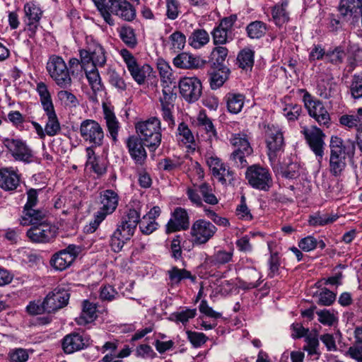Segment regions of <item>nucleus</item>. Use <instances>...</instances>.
I'll return each mask as SVG.
<instances>
[{
    "label": "nucleus",
    "mask_w": 362,
    "mask_h": 362,
    "mask_svg": "<svg viewBox=\"0 0 362 362\" xmlns=\"http://www.w3.org/2000/svg\"><path fill=\"white\" fill-rule=\"evenodd\" d=\"M169 279L173 284H178L182 279H191L194 281V278L192 277L191 273L184 269H178L176 267H173L170 270L168 271Z\"/></svg>",
    "instance_id": "603ef678"
},
{
    "label": "nucleus",
    "mask_w": 362,
    "mask_h": 362,
    "mask_svg": "<svg viewBox=\"0 0 362 362\" xmlns=\"http://www.w3.org/2000/svg\"><path fill=\"white\" fill-rule=\"evenodd\" d=\"M79 249L74 245H69L65 249L54 254L50 259L51 265L59 271H64L74 262Z\"/></svg>",
    "instance_id": "a211bd4d"
},
{
    "label": "nucleus",
    "mask_w": 362,
    "mask_h": 362,
    "mask_svg": "<svg viewBox=\"0 0 362 362\" xmlns=\"http://www.w3.org/2000/svg\"><path fill=\"white\" fill-rule=\"evenodd\" d=\"M107 75L110 83L119 91H124L127 89L124 80L117 71L110 69L107 71Z\"/></svg>",
    "instance_id": "e2e57ef3"
},
{
    "label": "nucleus",
    "mask_w": 362,
    "mask_h": 362,
    "mask_svg": "<svg viewBox=\"0 0 362 362\" xmlns=\"http://www.w3.org/2000/svg\"><path fill=\"white\" fill-rule=\"evenodd\" d=\"M80 135L84 142L92 146H102L105 140V132L102 126L95 120H83L79 127Z\"/></svg>",
    "instance_id": "1a4fd4ad"
},
{
    "label": "nucleus",
    "mask_w": 362,
    "mask_h": 362,
    "mask_svg": "<svg viewBox=\"0 0 362 362\" xmlns=\"http://www.w3.org/2000/svg\"><path fill=\"white\" fill-rule=\"evenodd\" d=\"M170 48L174 52L184 49L186 43V36L180 31H175L169 36Z\"/></svg>",
    "instance_id": "8fccbe9b"
},
{
    "label": "nucleus",
    "mask_w": 362,
    "mask_h": 362,
    "mask_svg": "<svg viewBox=\"0 0 362 362\" xmlns=\"http://www.w3.org/2000/svg\"><path fill=\"white\" fill-rule=\"evenodd\" d=\"M162 95L159 100L161 106H170L174 107V101L176 98V94L173 93L172 87L169 83L163 84Z\"/></svg>",
    "instance_id": "3c124183"
},
{
    "label": "nucleus",
    "mask_w": 362,
    "mask_h": 362,
    "mask_svg": "<svg viewBox=\"0 0 362 362\" xmlns=\"http://www.w3.org/2000/svg\"><path fill=\"white\" fill-rule=\"evenodd\" d=\"M217 228L211 222L203 218L195 221L191 227L190 235L194 245H204L211 240L216 233Z\"/></svg>",
    "instance_id": "9b49d317"
},
{
    "label": "nucleus",
    "mask_w": 362,
    "mask_h": 362,
    "mask_svg": "<svg viewBox=\"0 0 362 362\" xmlns=\"http://www.w3.org/2000/svg\"><path fill=\"white\" fill-rule=\"evenodd\" d=\"M354 341L346 351V355L356 362H362V325L354 331Z\"/></svg>",
    "instance_id": "cd10ccee"
},
{
    "label": "nucleus",
    "mask_w": 362,
    "mask_h": 362,
    "mask_svg": "<svg viewBox=\"0 0 362 362\" xmlns=\"http://www.w3.org/2000/svg\"><path fill=\"white\" fill-rule=\"evenodd\" d=\"M70 298L68 287L61 284L54 288L45 298L47 313H54L66 306Z\"/></svg>",
    "instance_id": "4468645a"
},
{
    "label": "nucleus",
    "mask_w": 362,
    "mask_h": 362,
    "mask_svg": "<svg viewBox=\"0 0 362 362\" xmlns=\"http://www.w3.org/2000/svg\"><path fill=\"white\" fill-rule=\"evenodd\" d=\"M178 139L180 140L184 144L192 146L194 144V136L189 129L188 125L185 122H181L178 125L177 135Z\"/></svg>",
    "instance_id": "09e8293b"
},
{
    "label": "nucleus",
    "mask_w": 362,
    "mask_h": 362,
    "mask_svg": "<svg viewBox=\"0 0 362 362\" xmlns=\"http://www.w3.org/2000/svg\"><path fill=\"white\" fill-rule=\"evenodd\" d=\"M120 55L134 81L140 86L144 85L146 78L152 72L151 66L147 64H139L134 56L127 49H122Z\"/></svg>",
    "instance_id": "6e6552de"
},
{
    "label": "nucleus",
    "mask_w": 362,
    "mask_h": 362,
    "mask_svg": "<svg viewBox=\"0 0 362 362\" xmlns=\"http://www.w3.org/2000/svg\"><path fill=\"white\" fill-rule=\"evenodd\" d=\"M157 68L163 84L171 83L172 69L170 65L163 59H158Z\"/></svg>",
    "instance_id": "13d9d810"
},
{
    "label": "nucleus",
    "mask_w": 362,
    "mask_h": 362,
    "mask_svg": "<svg viewBox=\"0 0 362 362\" xmlns=\"http://www.w3.org/2000/svg\"><path fill=\"white\" fill-rule=\"evenodd\" d=\"M88 83L95 93L103 91L104 86L102 83L98 70L95 66L83 65Z\"/></svg>",
    "instance_id": "c85d7f7f"
},
{
    "label": "nucleus",
    "mask_w": 362,
    "mask_h": 362,
    "mask_svg": "<svg viewBox=\"0 0 362 362\" xmlns=\"http://www.w3.org/2000/svg\"><path fill=\"white\" fill-rule=\"evenodd\" d=\"M115 15L124 21H132L136 17V10L127 0H119Z\"/></svg>",
    "instance_id": "f704fd0d"
},
{
    "label": "nucleus",
    "mask_w": 362,
    "mask_h": 362,
    "mask_svg": "<svg viewBox=\"0 0 362 362\" xmlns=\"http://www.w3.org/2000/svg\"><path fill=\"white\" fill-rule=\"evenodd\" d=\"M36 90L40 96L42 109L45 110L53 107L54 105L47 85L43 82L38 83Z\"/></svg>",
    "instance_id": "a18cd8bd"
},
{
    "label": "nucleus",
    "mask_w": 362,
    "mask_h": 362,
    "mask_svg": "<svg viewBox=\"0 0 362 362\" xmlns=\"http://www.w3.org/2000/svg\"><path fill=\"white\" fill-rule=\"evenodd\" d=\"M198 189L202 197V201L208 204L216 205L218 202V199L213 193L212 188L207 183H202L198 185Z\"/></svg>",
    "instance_id": "864d4df0"
},
{
    "label": "nucleus",
    "mask_w": 362,
    "mask_h": 362,
    "mask_svg": "<svg viewBox=\"0 0 362 362\" xmlns=\"http://www.w3.org/2000/svg\"><path fill=\"white\" fill-rule=\"evenodd\" d=\"M46 68L51 78L61 88L66 89L71 86V72L62 57L52 55L48 59Z\"/></svg>",
    "instance_id": "20e7f679"
},
{
    "label": "nucleus",
    "mask_w": 362,
    "mask_h": 362,
    "mask_svg": "<svg viewBox=\"0 0 362 362\" xmlns=\"http://www.w3.org/2000/svg\"><path fill=\"white\" fill-rule=\"evenodd\" d=\"M57 234L55 226L45 222L32 226L28 231V237L33 242L47 243L54 238Z\"/></svg>",
    "instance_id": "412c9836"
},
{
    "label": "nucleus",
    "mask_w": 362,
    "mask_h": 362,
    "mask_svg": "<svg viewBox=\"0 0 362 362\" xmlns=\"http://www.w3.org/2000/svg\"><path fill=\"white\" fill-rule=\"evenodd\" d=\"M23 10L25 13V30L27 32L30 38H33L39 27L40 21L42 16V11L39 5L34 1L26 3L24 5Z\"/></svg>",
    "instance_id": "2eb2a0df"
},
{
    "label": "nucleus",
    "mask_w": 362,
    "mask_h": 362,
    "mask_svg": "<svg viewBox=\"0 0 362 362\" xmlns=\"http://www.w3.org/2000/svg\"><path fill=\"white\" fill-rule=\"evenodd\" d=\"M211 35L213 42L216 45L226 44L231 40L228 36V32L218 25L214 28Z\"/></svg>",
    "instance_id": "680f3d73"
},
{
    "label": "nucleus",
    "mask_w": 362,
    "mask_h": 362,
    "mask_svg": "<svg viewBox=\"0 0 362 362\" xmlns=\"http://www.w3.org/2000/svg\"><path fill=\"white\" fill-rule=\"evenodd\" d=\"M119 34L121 40L129 47L133 48L137 44V40L134 29L129 26L124 25L119 28Z\"/></svg>",
    "instance_id": "de8ad7c7"
},
{
    "label": "nucleus",
    "mask_w": 362,
    "mask_h": 362,
    "mask_svg": "<svg viewBox=\"0 0 362 362\" xmlns=\"http://www.w3.org/2000/svg\"><path fill=\"white\" fill-rule=\"evenodd\" d=\"M179 89L186 101L194 103L198 100L202 95V85L197 77H183L179 81Z\"/></svg>",
    "instance_id": "f3484780"
},
{
    "label": "nucleus",
    "mask_w": 362,
    "mask_h": 362,
    "mask_svg": "<svg viewBox=\"0 0 362 362\" xmlns=\"http://www.w3.org/2000/svg\"><path fill=\"white\" fill-rule=\"evenodd\" d=\"M265 137L269 161L272 165L277 164L284 151L283 133L279 127L269 124L265 131Z\"/></svg>",
    "instance_id": "39448f33"
},
{
    "label": "nucleus",
    "mask_w": 362,
    "mask_h": 362,
    "mask_svg": "<svg viewBox=\"0 0 362 362\" xmlns=\"http://www.w3.org/2000/svg\"><path fill=\"white\" fill-rule=\"evenodd\" d=\"M337 218L336 214L317 213L310 216L309 224L312 226H325L334 222Z\"/></svg>",
    "instance_id": "49530a36"
},
{
    "label": "nucleus",
    "mask_w": 362,
    "mask_h": 362,
    "mask_svg": "<svg viewBox=\"0 0 362 362\" xmlns=\"http://www.w3.org/2000/svg\"><path fill=\"white\" fill-rule=\"evenodd\" d=\"M226 99L227 107L230 112L237 114L241 111L245 100L242 94L229 93L226 95Z\"/></svg>",
    "instance_id": "58836bf2"
},
{
    "label": "nucleus",
    "mask_w": 362,
    "mask_h": 362,
    "mask_svg": "<svg viewBox=\"0 0 362 362\" xmlns=\"http://www.w3.org/2000/svg\"><path fill=\"white\" fill-rule=\"evenodd\" d=\"M252 153H246L245 151L240 149H235L230 156V160L232 161L237 168H245L248 165L246 158Z\"/></svg>",
    "instance_id": "bf43d9fd"
},
{
    "label": "nucleus",
    "mask_w": 362,
    "mask_h": 362,
    "mask_svg": "<svg viewBox=\"0 0 362 362\" xmlns=\"http://www.w3.org/2000/svg\"><path fill=\"white\" fill-rule=\"evenodd\" d=\"M350 92L351 96L355 99L362 98V72L353 76Z\"/></svg>",
    "instance_id": "0e129e2a"
},
{
    "label": "nucleus",
    "mask_w": 362,
    "mask_h": 362,
    "mask_svg": "<svg viewBox=\"0 0 362 362\" xmlns=\"http://www.w3.org/2000/svg\"><path fill=\"white\" fill-rule=\"evenodd\" d=\"M362 62V49L356 45L350 46L347 58L350 71H353Z\"/></svg>",
    "instance_id": "c03bdc74"
},
{
    "label": "nucleus",
    "mask_w": 362,
    "mask_h": 362,
    "mask_svg": "<svg viewBox=\"0 0 362 362\" xmlns=\"http://www.w3.org/2000/svg\"><path fill=\"white\" fill-rule=\"evenodd\" d=\"M230 71L226 66H222L211 74L210 78V86L212 89H216L223 86L228 78Z\"/></svg>",
    "instance_id": "a19ab883"
},
{
    "label": "nucleus",
    "mask_w": 362,
    "mask_h": 362,
    "mask_svg": "<svg viewBox=\"0 0 362 362\" xmlns=\"http://www.w3.org/2000/svg\"><path fill=\"white\" fill-rule=\"evenodd\" d=\"M209 40V35L204 29H195L189 37L188 41L189 45L194 49H200L206 45Z\"/></svg>",
    "instance_id": "e433bc0d"
},
{
    "label": "nucleus",
    "mask_w": 362,
    "mask_h": 362,
    "mask_svg": "<svg viewBox=\"0 0 362 362\" xmlns=\"http://www.w3.org/2000/svg\"><path fill=\"white\" fill-rule=\"evenodd\" d=\"M197 315L196 308H187L181 311L174 313L173 316L175 317V321L181 322L182 325H186L189 320L193 319Z\"/></svg>",
    "instance_id": "052dcab7"
},
{
    "label": "nucleus",
    "mask_w": 362,
    "mask_h": 362,
    "mask_svg": "<svg viewBox=\"0 0 362 362\" xmlns=\"http://www.w3.org/2000/svg\"><path fill=\"white\" fill-rule=\"evenodd\" d=\"M118 202L119 197L112 189H106L100 194L101 206L95 214V221L90 224V232H94L105 217L116 210Z\"/></svg>",
    "instance_id": "0eeeda50"
},
{
    "label": "nucleus",
    "mask_w": 362,
    "mask_h": 362,
    "mask_svg": "<svg viewBox=\"0 0 362 362\" xmlns=\"http://www.w3.org/2000/svg\"><path fill=\"white\" fill-rule=\"evenodd\" d=\"M233 256V249L230 251L220 250L211 257V263L214 265L225 264L232 260Z\"/></svg>",
    "instance_id": "5fc2aeb1"
},
{
    "label": "nucleus",
    "mask_w": 362,
    "mask_h": 362,
    "mask_svg": "<svg viewBox=\"0 0 362 362\" xmlns=\"http://www.w3.org/2000/svg\"><path fill=\"white\" fill-rule=\"evenodd\" d=\"M346 57L344 49L341 46L329 48L326 51L325 62L334 65L343 63Z\"/></svg>",
    "instance_id": "79ce46f5"
},
{
    "label": "nucleus",
    "mask_w": 362,
    "mask_h": 362,
    "mask_svg": "<svg viewBox=\"0 0 362 362\" xmlns=\"http://www.w3.org/2000/svg\"><path fill=\"white\" fill-rule=\"evenodd\" d=\"M187 339L195 348H198L204 344L208 337L202 332H197L190 330L186 332Z\"/></svg>",
    "instance_id": "338daca9"
},
{
    "label": "nucleus",
    "mask_w": 362,
    "mask_h": 362,
    "mask_svg": "<svg viewBox=\"0 0 362 362\" xmlns=\"http://www.w3.org/2000/svg\"><path fill=\"white\" fill-rule=\"evenodd\" d=\"M300 132L304 136L310 149L318 158L319 162H320L324 156V138L325 134L316 126L302 127Z\"/></svg>",
    "instance_id": "ddd939ff"
},
{
    "label": "nucleus",
    "mask_w": 362,
    "mask_h": 362,
    "mask_svg": "<svg viewBox=\"0 0 362 362\" xmlns=\"http://www.w3.org/2000/svg\"><path fill=\"white\" fill-rule=\"evenodd\" d=\"M299 91L303 93V102L309 116L313 118L319 125L329 127L331 118L322 102L315 98L305 89H300Z\"/></svg>",
    "instance_id": "423d86ee"
},
{
    "label": "nucleus",
    "mask_w": 362,
    "mask_h": 362,
    "mask_svg": "<svg viewBox=\"0 0 362 362\" xmlns=\"http://www.w3.org/2000/svg\"><path fill=\"white\" fill-rule=\"evenodd\" d=\"M91 344L89 335L85 332H73L66 334L62 339V349L66 354H73L88 347Z\"/></svg>",
    "instance_id": "dca6fc26"
},
{
    "label": "nucleus",
    "mask_w": 362,
    "mask_h": 362,
    "mask_svg": "<svg viewBox=\"0 0 362 362\" xmlns=\"http://www.w3.org/2000/svg\"><path fill=\"white\" fill-rule=\"evenodd\" d=\"M4 144L13 157L20 161L30 163L33 157L32 151L21 139H5Z\"/></svg>",
    "instance_id": "aec40b11"
},
{
    "label": "nucleus",
    "mask_w": 362,
    "mask_h": 362,
    "mask_svg": "<svg viewBox=\"0 0 362 362\" xmlns=\"http://www.w3.org/2000/svg\"><path fill=\"white\" fill-rule=\"evenodd\" d=\"M103 110L110 136L114 141H116L119 129V123L113 110L106 104H103Z\"/></svg>",
    "instance_id": "bb28decb"
},
{
    "label": "nucleus",
    "mask_w": 362,
    "mask_h": 362,
    "mask_svg": "<svg viewBox=\"0 0 362 362\" xmlns=\"http://www.w3.org/2000/svg\"><path fill=\"white\" fill-rule=\"evenodd\" d=\"M173 64L180 69H197L200 66V59L189 53L182 52L174 58Z\"/></svg>",
    "instance_id": "c756f323"
},
{
    "label": "nucleus",
    "mask_w": 362,
    "mask_h": 362,
    "mask_svg": "<svg viewBox=\"0 0 362 362\" xmlns=\"http://www.w3.org/2000/svg\"><path fill=\"white\" fill-rule=\"evenodd\" d=\"M246 31L250 38L259 39L265 35L267 25L262 21H255L247 25Z\"/></svg>",
    "instance_id": "37998d69"
},
{
    "label": "nucleus",
    "mask_w": 362,
    "mask_h": 362,
    "mask_svg": "<svg viewBox=\"0 0 362 362\" xmlns=\"http://www.w3.org/2000/svg\"><path fill=\"white\" fill-rule=\"evenodd\" d=\"M246 179L249 184L255 189L267 191L272 184L271 174L267 168L254 165L247 169Z\"/></svg>",
    "instance_id": "f8f14e48"
},
{
    "label": "nucleus",
    "mask_w": 362,
    "mask_h": 362,
    "mask_svg": "<svg viewBox=\"0 0 362 362\" xmlns=\"http://www.w3.org/2000/svg\"><path fill=\"white\" fill-rule=\"evenodd\" d=\"M158 223L155 220L148 218L147 216H143L139 222V228L144 235H150L157 230Z\"/></svg>",
    "instance_id": "774afa93"
},
{
    "label": "nucleus",
    "mask_w": 362,
    "mask_h": 362,
    "mask_svg": "<svg viewBox=\"0 0 362 362\" xmlns=\"http://www.w3.org/2000/svg\"><path fill=\"white\" fill-rule=\"evenodd\" d=\"M144 141L136 136H131L127 140V146L132 158L136 164L141 165L146 159L147 154Z\"/></svg>",
    "instance_id": "5701e85b"
},
{
    "label": "nucleus",
    "mask_w": 362,
    "mask_h": 362,
    "mask_svg": "<svg viewBox=\"0 0 362 362\" xmlns=\"http://www.w3.org/2000/svg\"><path fill=\"white\" fill-rule=\"evenodd\" d=\"M255 52L249 49H242L238 54L237 64L243 70H251L254 64Z\"/></svg>",
    "instance_id": "ea45409f"
},
{
    "label": "nucleus",
    "mask_w": 362,
    "mask_h": 362,
    "mask_svg": "<svg viewBox=\"0 0 362 362\" xmlns=\"http://www.w3.org/2000/svg\"><path fill=\"white\" fill-rule=\"evenodd\" d=\"M339 123L349 129H356L357 132L362 129V107L357 110L356 112L350 115H343L339 118Z\"/></svg>",
    "instance_id": "2f4dec72"
},
{
    "label": "nucleus",
    "mask_w": 362,
    "mask_h": 362,
    "mask_svg": "<svg viewBox=\"0 0 362 362\" xmlns=\"http://www.w3.org/2000/svg\"><path fill=\"white\" fill-rule=\"evenodd\" d=\"M79 53L83 65L103 66L107 61L104 48L93 40L88 42L87 49H81Z\"/></svg>",
    "instance_id": "9d476101"
},
{
    "label": "nucleus",
    "mask_w": 362,
    "mask_h": 362,
    "mask_svg": "<svg viewBox=\"0 0 362 362\" xmlns=\"http://www.w3.org/2000/svg\"><path fill=\"white\" fill-rule=\"evenodd\" d=\"M214 176L223 185L232 184L235 179V173L224 165Z\"/></svg>",
    "instance_id": "6e6d98bb"
},
{
    "label": "nucleus",
    "mask_w": 362,
    "mask_h": 362,
    "mask_svg": "<svg viewBox=\"0 0 362 362\" xmlns=\"http://www.w3.org/2000/svg\"><path fill=\"white\" fill-rule=\"evenodd\" d=\"M47 117L45 133L49 136L57 135L61 130L60 123L55 112L54 107L43 110Z\"/></svg>",
    "instance_id": "473e14b6"
},
{
    "label": "nucleus",
    "mask_w": 362,
    "mask_h": 362,
    "mask_svg": "<svg viewBox=\"0 0 362 362\" xmlns=\"http://www.w3.org/2000/svg\"><path fill=\"white\" fill-rule=\"evenodd\" d=\"M142 204L134 200L127 205L116 230L110 237V245L115 252H120L133 237L141 220Z\"/></svg>",
    "instance_id": "f257e3e1"
},
{
    "label": "nucleus",
    "mask_w": 362,
    "mask_h": 362,
    "mask_svg": "<svg viewBox=\"0 0 362 362\" xmlns=\"http://www.w3.org/2000/svg\"><path fill=\"white\" fill-rule=\"evenodd\" d=\"M230 144L235 149L245 151L246 153H252L253 149L248 141L247 136L244 133L233 134L229 139Z\"/></svg>",
    "instance_id": "4c0bfd02"
},
{
    "label": "nucleus",
    "mask_w": 362,
    "mask_h": 362,
    "mask_svg": "<svg viewBox=\"0 0 362 362\" xmlns=\"http://www.w3.org/2000/svg\"><path fill=\"white\" fill-rule=\"evenodd\" d=\"M189 218L187 211L182 207H177L172 213L171 217L165 226L166 233H172L189 228Z\"/></svg>",
    "instance_id": "4be33fe9"
},
{
    "label": "nucleus",
    "mask_w": 362,
    "mask_h": 362,
    "mask_svg": "<svg viewBox=\"0 0 362 362\" xmlns=\"http://www.w3.org/2000/svg\"><path fill=\"white\" fill-rule=\"evenodd\" d=\"M23 214L24 215L21 220V224L23 226L32 225L34 226L45 222L46 215L45 211L35 209H26V211H23Z\"/></svg>",
    "instance_id": "7c9ffc66"
},
{
    "label": "nucleus",
    "mask_w": 362,
    "mask_h": 362,
    "mask_svg": "<svg viewBox=\"0 0 362 362\" xmlns=\"http://www.w3.org/2000/svg\"><path fill=\"white\" fill-rule=\"evenodd\" d=\"M329 170L332 175H341L346 166V157L353 158L356 150V144L351 139L345 141L337 136L330 139Z\"/></svg>",
    "instance_id": "f03ea898"
},
{
    "label": "nucleus",
    "mask_w": 362,
    "mask_h": 362,
    "mask_svg": "<svg viewBox=\"0 0 362 362\" xmlns=\"http://www.w3.org/2000/svg\"><path fill=\"white\" fill-rule=\"evenodd\" d=\"M139 138L143 140L144 144L155 151L160 144L162 134L160 121L158 117H153L145 121H141L135 125Z\"/></svg>",
    "instance_id": "7ed1b4c3"
},
{
    "label": "nucleus",
    "mask_w": 362,
    "mask_h": 362,
    "mask_svg": "<svg viewBox=\"0 0 362 362\" xmlns=\"http://www.w3.org/2000/svg\"><path fill=\"white\" fill-rule=\"evenodd\" d=\"M306 345L304 346V350L308 352L310 356L317 355L320 356L319 351V340L315 334H308L305 337Z\"/></svg>",
    "instance_id": "4d7b16f0"
},
{
    "label": "nucleus",
    "mask_w": 362,
    "mask_h": 362,
    "mask_svg": "<svg viewBox=\"0 0 362 362\" xmlns=\"http://www.w3.org/2000/svg\"><path fill=\"white\" fill-rule=\"evenodd\" d=\"M317 298V304L324 306H329L334 302L336 294L329 289L324 288L320 291Z\"/></svg>",
    "instance_id": "69168bd1"
},
{
    "label": "nucleus",
    "mask_w": 362,
    "mask_h": 362,
    "mask_svg": "<svg viewBox=\"0 0 362 362\" xmlns=\"http://www.w3.org/2000/svg\"><path fill=\"white\" fill-rule=\"evenodd\" d=\"M196 126L198 127L199 131H204L207 135V139L209 141L217 139V132L211 119L206 115L204 110H202L199 112Z\"/></svg>",
    "instance_id": "a878e982"
},
{
    "label": "nucleus",
    "mask_w": 362,
    "mask_h": 362,
    "mask_svg": "<svg viewBox=\"0 0 362 362\" xmlns=\"http://www.w3.org/2000/svg\"><path fill=\"white\" fill-rule=\"evenodd\" d=\"M288 1H284L274 6L272 9V18L275 24L281 26L289 20L288 12L287 11Z\"/></svg>",
    "instance_id": "c9c22d12"
},
{
    "label": "nucleus",
    "mask_w": 362,
    "mask_h": 362,
    "mask_svg": "<svg viewBox=\"0 0 362 362\" xmlns=\"http://www.w3.org/2000/svg\"><path fill=\"white\" fill-rule=\"evenodd\" d=\"M20 183V176L12 168L0 169V187L6 191L15 190Z\"/></svg>",
    "instance_id": "b1692460"
},
{
    "label": "nucleus",
    "mask_w": 362,
    "mask_h": 362,
    "mask_svg": "<svg viewBox=\"0 0 362 362\" xmlns=\"http://www.w3.org/2000/svg\"><path fill=\"white\" fill-rule=\"evenodd\" d=\"M339 11L345 21L358 23L362 16V0H341Z\"/></svg>",
    "instance_id": "6ab92c4d"
},
{
    "label": "nucleus",
    "mask_w": 362,
    "mask_h": 362,
    "mask_svg": "<svg viewBox=\"0 0 362 362\" xmlns=\"http://www.w3.org/2000/svg\"><path fill=\"white\" fill-rule=\"evenodd\" d=\"M96 317V306L95 304L84 300L83 302V308L81 315L76 318L78 325H84L92 321Z\"/></svg>",
    "instance_id": "72a5a7b5"
},
{
    "label": "nucleus",
    "mask_w": 362,
    "mask_h": 362,
    "mask_svg": "<svg viewBox=\"0 0 362 362\" xmlns=\"http://www.w3.org/2000/svg\"><path fill=\"white\" fill-rule=\"evenodd\" d=\"M93 1L104 21L110 25H114L115 21L111 14L115 15L119 0H93Z\"/></svg>",
    "instance_id": "393cba45"
}]
</instances>
